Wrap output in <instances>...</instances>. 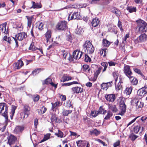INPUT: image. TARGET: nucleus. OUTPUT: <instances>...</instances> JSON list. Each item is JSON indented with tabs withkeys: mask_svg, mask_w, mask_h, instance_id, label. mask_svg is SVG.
<instances>
[{
	"mask_svg": "<svg viewBox=\"0 0 147 147\" xmlns=\"http://www.w3.org/2000/svg\"><path fill=\"white\" fill-rule=\"evenodd\" d=\"M60 102L59 101L56 102L55 103L51 102V104L52 105L51 108L52 110H53L56 107L59 106Z\"/></svg>",
	"mask_w": 147,
	"mask_h": 147,
	"instance_id": "41",
	"label": "nucleus"
},
{
	"mask_svg": "<svg viewBox=\"0 0 147 147\" xmlns=\"http://www.w3.org/2000/svg\"><path fill=\"white\" fill-rule=\"evenodd\" d=\"M137 29H138V32L142 33L146 32L147 29V24L143 20H140L137 21Z\"/></svg>",
	"mask_w": 147,
	"mask_h": 147,
	"instance_id": "1",
	"label": "nucleus"
},
{
	"mask_svg": "<svg viewBox=\"0 0 147 147\" xmlns=\"http://www.w3.org/2000/svg\"><path fill=\"white\" fill-rule=\"evenodd\" d=\"M52 81L51 79L48 78L42 82V84L44 85L45 84L48 85L50 84Z\"/></svg>",
	"mask_w": 147,
	"mask_h": 147,
	"instance_id": "35",
	"label": "nucleus"
},
{
	"mask_svg": "<svg viewBox=\"0 0 147 147\" xmlns=\"http://www.w3.org/2000/svg\"><path fill=\"white\" fill-rule=\"evenodd\" d=\"M29 50H32V51H34L37 50V52H38L39 54H40V53L41 54H43L42 49H41L36 48L35 47L34 45V43L33 42L31 43L29 48Z\"/></svg>",
	"mask_w": 147,
	"mask_h": 147,
	"instance_id": "14",
	"label": "nucleus"
},
{
	"mask_svg": "<svg viewBox=\"0 0 147 147\" xmlns=\"http://www.w3.org/2000/svg\"><path fill=\"white\" fill-rule=\"evenodd\" d=\"M113 85V81H111L107 83H102L100 86L101 89L103 90L107 91L109 88L111 87Z\"/></svg>",
	"mask_w": 147,
	"mask_h": 147,
	"instance_id": "9",
	"label": "nucleus"
},
{
	"mask_svg": "<svg viewBox=\"0 0 147 147\" xmlns=\"http://www.w3.org/2000/svg\"><path fill=\"white\" fill-rule=\"evenodd\" d=\"M138 136L133 135L132 134L130 135L129 136V139L133 141H134L138 137Z\"/></svg>",
	"mask_w": 147,
	"mask_h": 147,
	"instance_id": "51",
	"label": "nucleus"
},
{
	"mask_svg": "<svg viewBox=\"0 0 147 147\" xmlns=\"http://www.w3.org/2000/svg\"><path fill=\"white\" fill-rule=\"evenodd\" d=\"M118 26L120 28L121 32H122L123 31V29L122 28V26L121 24V22L119 21L118 22Z\"/></svg>",
	"mask_w": 147,
	"mask_h": 147,
	"instance_id": "64",
	"label": "nucleus"
},
{
	"mask_svg": "<svg viewBox=\"0 0 147 147\" xmlns=\"http://www.w3.org/2000/svg\"><path fill=\"white\" fill-rule=\"evenodd\" d=\"M77 146L78 147H90L89 142L85 140H79L76 141Z\"/></svg>",
	"mask_w": 147,
	"mask_h": 147,
	"instance_id": "8",
	"label": "nucleus"
},
{
	"mask_svg": "<svg viewBox=\"0 0 147 147\" xmlns=\"http://www.w3.org/2000/svg\"><path fill=\"white\" fill-rule=\"evenodd\" d=\"M73 103L72 102V101L70 100H67L65 103V107L71 109L74 108Z\"/></svg>",
	"mask_w": 147,
	"mask_h": 147,
	"instance_id": "21",
	"label": "nucleus"
},
{
	"mask_svg": "<svg viewBox=\"0 0 147 147\" xmlns=\"http://www.w3.org/2000/svg\"><path fill=\"white\" fill-rule=\"evenodd\" d=\"M82 69L83 71L85 72L87 70L88 72L89 73H90V68L89 67V66L87 64H84L82 65Z\"/></svg>",
	"mask_w": 147,
	"mask_h": 147,
	"instance_id": "26",
	"label": "nucleus"
},
{
	"mask_svg": "<svg viewBox=\"0 0 147 147\" xmlns=\"http://www.w3.org/2000/svg\"><path fill=\"white\" fill-rule=\"evenodd\" d=\"M17 108V106L14 105H12L11 106V113L12 114V117H13L15 113V110Z\"/></svg>",
	"mask_w": 147,
	"mask_h": 147,
	"instance_id": "54",
	"label": "nucleus"
},
{
	"mask_svg": "<svg viewBox=\"0 0 147 147\" xmlns=\"http://www.w3.org/2000/svg\"><path fill=\"white\" fill-rule=\"evenodd\" d=\"M134 70L135 72L138 74L142 76L143 75L140 69H138L137 68H135L134 69Z\"/></svg>",
	"mask_w": 147,
	"mask_h": 147,
	"instance_id": "59",
	"label": "nucleus"
},
{
	"mask_svg": "<svg viewBox=\"0 0 147 147\" xmlns=\"http://www.w3.org/2000/svg\"><path fill=\"white\" fill-rule=\"evenodd\" d=\"M115 88L117 90H119L122 89V86L120 83H118L117 85H116V84H115Z\"/></svg>",
	"mask_w": 147,
	"mask_h": 147,
	"instance_id": "58",
	"label": "nucleus"
},
{
	"mask_svg": "<svg viewBox=\"0 0 147 147\" xmlns=\"http://www.w3.org/2000/svg\"><path fill=\"white\" fill-rule=\"evenodd\" d=\"M136 105L138 108H142L143 107L144 103L139 100H138L136 104Z\"/></svg>",
	"mask_w": 147,
	"mask_h": 147,
	"instance_id": "48",
	"label": "nucleus"
},
{
	"mask_svg": "<svg viewBox=\"0 0 147 147\" xmlns=\"http://www.w3.org/2000/svg\"><path fill=\"white\" fill-rule=\"evenodd\" d=\"M83 53L82 52L80 51V50H76L74 51L72 55H82Z\"/></svg>",
	"mask_w": 147,
	"mask_h": 147,
	"instance_id": "49",
	"label": "nucleus"
},
{
	"mask_svg": "<svg viewBox=\"0 0 147 147\" xmlns=\"http://www.w3.org/2000/svg\"><path fill=\"white\" fill-rule=\"evenodd\" d=\"M132 90V88H127L124 91L125 93L127 95H129L131 92Z\"/></svg>",
	"mask_w": 147,
	"mask_h": 147,
	"instance_id": "46",
	"label": "nucleus"
},
{
	"mask_svg": "<svg viewBox=\"0 0 147 147\" xmlns=\"http://www.w3.org/2000/svg\"><path fill=\"white\" fill-rule=\"evenodd\" d=\"M7 139V143L10 145H11L15 144L17 140V138L12 134H10L8 136Z\"/></svg>",
	"mask_w": 147,
	"mask_h": 147,
	"instance_id": "10",
	"label": "nucleus"
},
{
	"mask_svg": "<svg viewBox=\"0 0 147 147\" xmlns=\"http://www.w3.org/2000/svg\"><path fill=\"white\" fill-rule=\"evenodd\" d=\"M72 112V110H67L66 109H64L62 113V116H67L69 114H71Z\"/></svg>",
	"mask_w": 147,
	"mask_h": 147,
	"instance_id": "24",
	"label": "nucleus"
},
{
	"mask_svg": "<svg viewBox=\"0 0 147 147\" xmlns=\"http://www.w3.org/2000/svg\"><path fill=\"white\" fill-rule=\"evenodd\" d=\"M123 72L125 75L128 78L130 77L133 74L130 66L127 65L125 64Z\"/></svg>",
	"mask_w": 147,
	"mask_h": 147,
	"instance_id": "6",
	"label": "nucleus"
},
{
	"mask_svg": "<svg viewBox=\"0 0 147 147\" xmlns=\"http://www.w3.org/2000/svg\"><path fill=\"white\" fill-rule=\"evenodd\" d=\"M138 39L140 42L147 40V35L145 33L142 34L138 37Z\"/></svg>",
	"mask_w": 147,
	"mask_h": 147,
	"instance_id": "19",
	"label": "nucleus"
},
{
	"mask_svg": "<svg viewBox=\"0 0 147 147\" xmlns=\"http://www.w3.org/2000/svg\"><path fill=\"white\" fill-rule=\"evenodd\" d=\"M130 80L131 85H136L138 84V80L137 78L132 76L128 78Z\"/></svg>",
	"mask_w": 147,
	"mask_h": 147,
	"instance_id": "16",
	"label": "nucleus"
},
{
	"mask_svg": "<svg viewBox=\"0 0 147 147\" xmlns=\"http://www.w3.org/2000/svg\"><path fill=\"white\" fill-rule=\"evenodd\" d=\"M51 134L50 133H48L44 135V137L43 139L40 141V143H42L49 139L50 138Z\"/></svg>",
	"mask_w": 147,
	"mask_h": 147,
	"instance_id": "32",
	"label": "nucleus"
},
{
	"mask_svg": "<svg viewBox=\"0 0 147 147\" xmlns=\"http://www.w3.org/2000/svg\"><path fill=\"white\" fill-rule=\"evenodd\" d=\"M23 130V129L22 127L20 126H17L16 127L14 130V131L17 134L21 132Z\"/></svg>",
	"mask_w": 147,
	"mask_h": 147,
	"instance_id": "38",
	"label": "nucleus"
},
{
	"mask_svg": "<svg viewBox=\"0 0 147 147\" xmlns=\"http://www.w3.org/2000/svg\"><path fill=\"white\" fill-rule=\"evenodd\" d=\"M32 6L30 7V8H40L42 7V5L38 3H36L34 1H32Z\"/></svg>",
	"mask_w": 147,
	"mask_h": 147,
	"instance_id": "27",
	"label": "nucleus"
},
{
	"mask_svg": "<svg viewBox=\"0 0 147 147\" xmlns=\"http://www.w3.org/2000/svg\"><path fill=\"white\" fill-rule=\"evenodd\" d=\"M92 45L89 41H86L85 42V43L83 45V51L86 50L89 47L92 46Z\"/></svg>",
	"mask_w": 147,
	"mask_h": 147,
	"instance_id": "22",
	"label": "nucleus"
},
{
	"mask_svg": "<svg viewBox=\"0 0 147 147\" xmlns=\"http://www.w3.org/2000/svg\"><path fill=\"white\" fill-rule=\"evenodd\" d=\"M99 23V20L98 18H95L93 19L91 22L92 25L93 27H96L97 26Z\"/></svg>",
	"mask_w": 147,
	"mask_h": 147,
	"instance_id": "20",
	"label": "nucleus"
},
{
	"mask_svg": "<svg viewBox=\"0 0 147 147\" xmlns=\"http://www.w3.org/2000/svg\"><path fill=\"white\" fill-rule=\"evenodd\" d=\"M101 65L104 67V69L103 70V72H104L106 70L108 66V63L107 62H103L101 63Z\"/></svg>",
	"mask_w": 147,
	"mask_h": 147,
	"instance_id": "50",
	"label": "nucleus"
},
{
	"mask_svg": "<svg viewBox=\"0 0 147 147\" xmlns=\"http://www.w3.org/2000/svg\"><path fill=\"white\" fill-rule=\"evenodd\" d=\"M90 134L91 135L94 134L95 135L97 136L100 134V132L96 129H94V130L90 131Z\"/></svg>",
	"mask_w": 147,
	"mask_h": 147,
	"instance_id": "45",
	"label": "nucleus"
},
{
	"mask_svg": "<svg viewBox=\"0 0 147 147\" xmlns=\"http://www.w3.org/2000/svg\"><path fill=\"white\" fill-rule=\"evenodd\" d=\"M103 45L104 47H109L110 45L111 42L108 41L106 39H104L102 40Z\"/></svg>",
	"mask_w": 147,
	"mask_h": 147,
	"instance_id": "39",
	"label": "nucleus"
},
{
	"mask_svg": "<svg viewBox=\"0 0 147 147\" xmlns=\"http://www.w3.org/2000/svg\"><path fill=\"white\" fill-rule=\"evenodd\" d=\"M109 108L112 112L113 113H116L118 111V109L115 105H110Z\"/></svg>",
	"mask_w": 147,
	"mask_h": 147,
	"instance_id": "31",
	"label": "nucleus"
},
{
	"mask_svg": "<svg viewBox=\"0 0 147 147\" xmlns=\"http://www.w3.org/2000/svg\"><path fill=\"white\" fill-rule=\"evenodd\" d=\"M31 110L30 106L27 105H23V111L24 113L23 119H25L27 118L30 114V111Z\"/></svg>",
	"mask_w": 147,
	"mask_h": 147,
	"instance_id": "4",
	"label": "nucleus"
},
{
	"mask_svg": "<svg viewBox=\"0 0 147 147\" xmlns=\"http://www.w3.org/2000/svg\"><path fill=\"white\" fill-rule=\"evenodd\" d=\"M112 75L115 80V84L116 85L117 82L118 80V78L119 76V74L117 72L115 71L113 73Z\"/></svg>",
	"mask_w": 147,
	"mask_h": 147,
	"instance_id": "40",
	"label": "nucleus"
},
{
	"mask_svg": "<svg viewBox=\"0 0 147 147\" xmlns=\"http://www.w3.org/2000/svg\"><path fill=\"white\" fill-rule=\"evenodd\" d=\"M15 36L17 40L21 41L26 38L27 36V35L26 33L23 32L17 34Z\"/></svg>",
	"mask_w": 147,
	"mask_h": 147,
	"instance_id": "13",
	"label": "nucleus"
},
{
	"mask_svg": "<svg viewBox=\"0 0 147 147\" xmlns=\"http://www.w3.org/2000/svg\"><path fill=\"white\" fill-rule=\"evenodd\" d=\"M8 107L5 103H0V114L4 117L6 120L8 119Z\"/></svg>",
	"mask_w": 147,
	"mask_h": 147,
	"instance_id": "2",
	"label": "nucleus"
},
{
	"mask_svg": "<svg viewBox=\"0 0 147 147\" xmlns=\"http://www.w3.org/2000/svg\"><path fill=\"white\" fill-rule=\"evenodd\" d=\"M113 114L112 112L110 111H108L107 112V114L106 115L104 119L105 120H109L110 118L112 116Z\"/></svg>",
	"mask_w": 147,
	"mask_h": 147,
	"instance_id": "34",
	"label": "nucleus"
},
{
	"mask_svg": "<svg viewBox=\"0 0 147 147\" xmlns=\"http://www.w3.org/2000/svg\"><path fill=\"white\" fill-rule=\"evenodd\" d=\"M98 114H101L104 115L107 112V111L105 109V108H103V106L100 107L99 108L98 111H97Z\"/></svg>",
	"mask_w": 147,
	"mask_h": 147,
	"instance_id": "30",
	"label": "nucleus"
},
{
	"mask_svg": "<svg viewBox=\"0 0 147 147\" xmlns=\"http://www.w3.org/2000/svg\"><path fill=\"white\" fill-rule=\"evenodd\" d=\"M13 40H14L16 43V47H18L19 45H18V42L17 40V39L16 38V37L15 38H14L13 37H8L7 42L9 44H10L11 43V42L12 41H13Z\"/></svg>",
	"mask_w": 147,
	"mask_h": 147,
	"instance_id": "18",
	"label": "nucleus"
},
{
	"mask_svg": "<svg viewBox=\"0 0 147 147\" xmlns=\"http://www.w3.org/2000/svg\"><path fill=\"white\" fill-rule=\"evenodd\" d=\"M58 117L56 116L55 114L52 113L51 118V120L52 122H55L57 120Z\"/></svg>",
	"mask_w": 147,
	"mask_h": 147,
	"instance_id": "47",
	"label": "nucleus"
},
{
	"mask_svg": "<svg viewBox=\"0 0 147 147\" xmlns=\"http://www.w3.org/2000/svg\"><path fill=\"white\" fill-rule=\"evenodd\" d=\"M129 34H126L125 36H124V38L123 39V41L122 42L124 43L125 42H126V40L127 38H129Z\"/></svg>",
	"mask_w": 147,
	"mask_h": 147,
	"instance_id": "61",
	"label": "nucleus"
},
{
	"mask_svg": "<svg viewBox=\"0 0 147 147\" xmlns=\"http://www.w3.org/2000/svg\"><path fill=\"white\" fill-rule=\"evenodd\" d=\"M47 110V108L44 106L40 109V111H38V114L40 115L45 113Z\"/></svg>",
	"mask_w": 147,
	"mask_h": 147,
	"instance_id": "37",
	"label": "nucleus"
},
{
	"mask_svg": "<svg viewBox=\"0 0 147 147\" xmlns=\"http://www.w3.org/2000/svg\"><path fill=\"white\" fill-rule=\"evenodd\" d=\"M13 68L15 69H19L24 65V63L23 61L20 59L18 60L17 62L13 63Z\"/></svg>",
	"mask_w": 147,
	"mask_h": 147,
	"instance_id": "12",
	"label": "nucleus"
},
{
	"mask_svg": "<svg viewBox=\"0 0 147 147\" xmlns=\"http://www.w3.org/2000/svg\"><path fill=\"white\" fill-rule=\"evenodd\" d=\"M104 97L107 101L112 103L114 102L116 98L115 94H106Z\"/></svg>",
	"mask_w": 147,
	"mask_h": 147,
	"instance_id": "7",
	"label": "nucleus"
},
{
	"mask_svg": "<svg viewBox=\"0 0 147 147\" xmlns=\"http://www.w3.org/2000/svg\"><path fill=\"white\" fill-rule=\"evenodd\" d=\"M84 61L86 62H90L91 60V58L89 57V56H85Z\"/></svg>",
	"mask_w": 147,
	"mask_h": 147,
	"instance_id": "60",
	"label": "nucleus"
},
{
	"mask_svg": "<svg viewBox=\"0 0 147 147\" xmlns=\"http://www.w3.org/2000/svg\"><path fill=\"white\" fill-rule=\"evenodd\" d=\"M1 30L2 33L6 34H8L7 30H6V25L4 24H3L0 25V31Z\"/></svg>",
	"mask_w": 147,
	"mask_h": 147,
	"instance_id": "23",
	"label": "nucleus"
},
{
	"mask_svg": "<svg viewBox=\"0 0 147 147\" xmlns=\"http://www.w3.org/2000/svg\"><path fill=\"white\" fill-rule=\"evenodd\" d=\"M120 141L119 140H118L116 142L114 143L113 144V147H117L119 146L120 145Z\"/></svg>",
	"mask_w": 147,
	"mask_h": 147,
	"instance_id": "62",
	"label": "nucleus"
},
{
	"mask_svg": "<svg viewBox=\"0 0 147 147\" xmlns=\"http://www.w3.org/2000/svg\"><path fill=\"white\" fill-rule=\"evenodd\" d=\"M141 128V127L139 125L136 126L134 128V131L136 134H138L140 129Z\"/></svg>",
	"mask_w": 147,
	"mask_h": 147,
	"instance_id": "53",
	"label": "nucleus"
},
{
	"mask_svg": "<svg viewBox=\"0 0 147 147\" xmlns=\"http://www.w3.org/2000/svg\"><path fill=\"white\" fill-rule=\"evenodd\" d=\"M41 70L42 69L41 68L36 69L32 71V74L35 75L39 73Z\"/></svg>",
	"mask_w": 147,
	"mask_h": 147,
	"instance_id": "52",
	"label": "nucleus"
},
{
	"mask_svg": "<svg viewBox=\"0 0 147 147\" xmlns=\"http://www.w3.org/2000/svg\"><path fill=\"white\" fill-rule=\"evenodd\" d=\"M102 69V67H99L98 68V70H97L96 72L94 74V75L96 76V77H97L99 74H100V72L101 71Z\"/></svg>",
	"mask_w": 147,
	"mask_h": 147,
	"instance_id": "56",
	"label": "nucleus"
},
{
	"mask_svg": "<svg viewBox=\"0 0 147 147\" xmlns=\"http://www.w3.org/2000/svg\"><path fill=\"white\" fill-rule=\"evenodd\" d=\"M98 113L97 111H91L90 114L93 117H95L99 114Z\"/></svg>",
	"mask_w": 147,
	"mask_h": 147,
	"instance_id": "55",
	"label": "nucleus"
},
{
	"mask_svg": "<svg viewBox=\"0 0 147 147\" xmlns=\"http://www.w3.org/2000/svg\"><path fill=\"white\" fill-rule=\"evenodd\" d=\"M61 42V40L60 38V36H57L55 39V41L54 42V43L56 45H60V43Z\"/></svg>",
	"mask_w": 147,
	"mask_h": 147,
	"instance_id": "44",
	"label": "nucleus"
},
{
	"mask_svg": "<svg viewBox=\"0 0 147 147\" xmlns=\"http://www.w3.org/2000/svg\"><path fill=\"white\" fill-rule=\"evenodd\" d=\"M55 135L56 136L58 137H59L60 138L64 137L63 133L60 130H58V133H55ZM64 137H65V136H64Z\"/></svg>",
	"mask_w": 147,
	"mask_h": 147,
	"instance_id": "43",
	"label": "nucleus"
},
{
	"mask_svg": "<svg viewBox=\"0 0 147 147\" xmlns=\"http://www.w3.org/2000/svg\"><path fill=\"white\" fill-rule=\"evenodd\" d=\"M107 49H102L100 50V53L101 55H106L107 54V52L106 51Z\"/></svg>",
	"mask_w": 147,
	"mask_h": 147,
	"instance_id": "57",
	"label": "nucleus"
},
{
	"mask_svg": "<svg viewBox=\"0 0 147 147\" xmlns=\"http://www.w3.org/2000/svg\"><path fill=\"white\" fill-rule=\"evenodd\" d=\"M71 14H69L68 18V19L69 20L72 19H77L78 18V15L77 12L74 13L72 14L70 17V16H71Z\"/></svg>",
	"mask_w": 147,
	"mask_h": 147,
	"instance_id": "28",
	"label": "nucleus"
},
{
	"mask_svg": "<svg viewBox=\"0 0 147 147\" xmlns=\"http://www.w3.org/2000/svg\"><path fill=\"white\" fill-rule=\"evenodd\" d=\"M26 17L27 18L28 20V26L29 28H30L32 24V21L33 18V16H26Z\"/></svg>",
	"mask_w": 147,
	"mask_h": 147,
	"instance_id": "25",
	"label": "nucleus"
},
{
	"mask_svg": "<svg viewBox=\"0 0 147 147\" xmlns=\"http://www.w3.org/2000/svg\"><path fill=\"white\" fill-rule=\"evenodd\" d=\"M127 10L130 13L136 12V7L132 6L128 7L127 8Z\"/></svg>",
	"mask_w": 147,
	"mask_h": 147,
	"instance_id": "36",
	"label": "nucleus"
},
{
	"mask_svg": "<svg viewBox=\"0 0 147 147\" xmlns=\"http://www.w3.org/2000/svg\"><path fill=\"white\" fill-rule=\"evenodd\" d=\"M71 90L74 94H78L80 92L82 93L83 92V88L78 86L73 87Z\"/></svg>",
	"mask_w": 147,
	"mask_h": 147,
	"instance_id": "17",
	"label": "nucleus"
},
{
	"mask_svg": "<svg viewBox=\"0 0 147 147\" xmlns=\"http://www.w3.org/2000/svg\"><path fill=\"white\" fill-rule=\"evenodd\" d=\"M83 121L84 123H87L88 125L90 124L91 122L92 121V120L90 119V118H88L86 117H84Z\"/></svg>",
	"mask_w": 147,
	"mask_h": 147,
	"instance_id": "42",
	"label": "nucleus"
},
{
	"mask_svg": "<svg viewBox=\"0 0 147 147\" xmlns=\"http://www.w3.org/2000/svg\"><path fill=\"white\" fill-rule=\"evenodd\" d=\"M51 31L50 30H49L45 34V36L46 38L47 42H48L49 40L51 37Z\"/></svg>",
	"mask_w": 147,
	"mask_h": 147,
	"instance_id": "29",
	"label": "nucleus"
},
{
	"mask_svg": "<svg viewBox=\"0 0 147 147\" xmlns=\"http://www.w3.org/2000/svg\"><path fill=\"white\" fill-rule=\"evenodd\" d=\"M115 13L117 16H120L121 13L119 10H118L117 9L116 10L114 11Z\"/></svg>",
	"mask_w": 147,
	"mask_h": 147,
	"instance_id": "63",
	"label": "nucleus"
},
{
	"mask_svg": "<svg viewBox=\"0 0 147 147\" xmlns=\"http://www.w3.org/2000/svg\"><path fill=\"white\" fill-rule=\"evenodd\" d=\"M120 101L119 102V109L120 110V113L118 114L121 115H123L126 112V105L125 104V101L124 99L123 98H121Z\"/></svg>",
	"mask_w": 147,
	"mask_h": 147,
	"instance_id": "3",
	"label": "nucleus"
},
{
	"mask_svg": "<svg viewBox=\"0 0 147 147\" xmlns=\"http://www.w3.org/2000/svg\"><path fill=\"white\" fill-rule=\"evenodd\" d=\"M94 47L93 45H92L91 47H89L86 50L83 51L84 52H83V53H84V55H88V54H91L92 53L94 52Z\"/></svg>",
	"mask_w": 147,
	"mask_h": 147,
	"instance_id": "15",
	"label": "nucleus"
},
{
	"mask_svg": "<svg viewBox=\"0 0 147 147\" xmlns=\"http://www.w3.org/2000/svg\"><path fill=\"white\" fill-rule=\"evenodd\" d=\"M62 79L63 80H61V82H65V81L71 80L72 78L69 76H63L62 78Z\"/></svg>",
	"mask_w": 147,
	"mask_h": 147,
	"instance_id": "33",
	"label": "nucleus"
},
{
	"mask_svg": "<svg viewBox=\"0 0 147 147\" xmlns=\"http://www.w3.org/2000/svg\"><path fill=\"white\" fill-rule=\"evenodd\" d=\"M58 30H64L67 28V22L65 21H61L59 22L57 26Z\"/></svg>",
	"mask_w": 147,
	"mask_h": 147,
	"instance_id": "11",
	"label": "nucleus"
},
{
	"mask_svg": "<svg viewBox=\"0 0 147 147\" xmlns=\"http://www.w3.org/2000/svg\"><path fill=\"white\" fill-rule=\"evenodd\" d=\"M147 94V87L144 86L139 89L137 92V95L141 97L140 98L145 96Z\"/></svg>",
	"mask_w": 147,
	"mask_h": 147,
	"instance_id": "5",
	"label": "nucleus"
}]
</instances>
